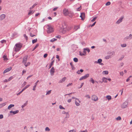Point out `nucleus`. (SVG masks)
<instances>
[{"label": "nucleus", "mask_w": 132, "mask_h": 132, "mask_svg": "<svg viewBox=\"0 0 132 132\" xmlns=\"http://www.w3.org/2000/svg\"><path fill=\"white\" fill-rule=\"evenodd\" d=\"M84 50H86L87 51L88 53H89L90 52V50L88 48H84Z\"/></svg>", "instance_id": "nucleus-34"}, {"label": "nucleus", "mask_w": 132, "mask_h": 132, "mask_svg": "<svg viewBox=\"0 0 132 132\" xmlns=\"http://www.w3.org/2000/svg\"><path fill=\"white\" fill-rule=\"evenodd\" d=\"M34 12H33L31 10H30L29 12L28 13V15H30L31 14H32Z\"/></svg>", "instance_id": "nucleus-36"}, {"label": "nucleus", "mask_w": 132, "mask_h": 132, "mask_svg": "<svg viewBox=\"0 0 132 132\" xmlns=\"http://www.w3.org/2000/svg\"><path fill=\"white\" fill-rule=\"evenodd\" d=\"M67 79V78L65 77H64L61 80H60L59 82V83H62L63 82L65 81V80Z\"/></svg>", "instance_id": "nucleus-13"}, {"label": "nucleus", "mask_w": 132, "mask_h": 132, "mask_svg": "<svg viewBox=\"0 0 132 132\" xmlns=\"http://www.w3.org/2000/svg\"><path fill=\"white\" fill-rule=\"evenodd\" d=\"M111 58V56L108 55L106 56L105 57V58L106 59H108L110 58Z\"/></svg>", "instance_id": "nucleus-28"}, {"label": "nucleus", "mask_w": 132, "mask_h": 132, "mask_svg": "<svg viewBox=\"0 0 132 132\" xmlns=\"http://www.w3.org/2000/svg\"><path fill=\"white\" fill-rule=\"evenodd\" d=\"M22 46V45L21 43L16 44L14 47V51L15 52L19 51Z\"/></svg>", "instance_id": "nucleus-1"}, {"label": "nucleus", "mask_w": 132, "mask_h": 132, "mask_svg": "<svg viewBox=\"0 0 132 132\" xmlns=\"http://www.w3.org/2000/svg\"><path fill=\"white\" fill-rule=\"evenodd\" d=\"M69 12L68 10L64 9L63 10V13L64 15L65 16L68 15Z\"/></svg>", "instance_id": "nucleus-3"}, {"label": "nucleus", "mask_w": 132, "mask_h": 132, "mask_svg": "<svg viewBox=\"0 0 132 132\" xmlns=\"http://www.w3.org/2000/svg\"><path fill=\"white\" fill-rule=\"evenodd\" d=\"M72 100V99H68V101L67 102L68 103H70L71 102Z\"/></svg>", "instance_id": "nucleus-58"}, {"label": "nucleus", "mask_w": 132, "mask_h": 132, "mask_svg": "<svg viewBox=\"0 0 132 132\" xmlns=\"http://www.w3.org/2000/svg\"><path fill=\"white\" fill-rule=\"evenodd\" d=\"M68 14L69 16L71 18L72 17L73 13L72 12H69Z\"/></svg>", "instance_id": "nucleus-20"}, {"label": "nucleus", "mask_w": 132, "mask_h": 132, "mask_svg": "<svg viewBox=\"0 0 132 132\" xmlns=\"http://www.w3.org/2000/svg\"><path fill=\"white\" fill-rule=\"evenodd\" d=\"M51 90H50L48 91L47 92L46 94V95H48L50 94L51 93Z\"/></svg>", "instance_id": "nucleus-42"}, {"label": "nucleus", "mask_w": 132, "mask_h": 132, "mask_svg": "<svg viewBox=\"0 0 132 132\" xmlns=\"http://www.w3.org/2000/svg\"><path fill=\"white\" fill-rule=\"evenodd\" d=\"M14 105L13 104H11L9 105L7 108V109L8 110L10 109L11 108L14 107Z\"/></svg>", "instance_id": "nucleus-18"}, {"label": "nucleus", "mask_w": 132, "mask_h": 132, "mask_svg": "<svg viewBox=\"0 0 132 132\" xmlns=\"http://www.w3.org/2000/svg\"><path fill=\"white\" fill-rule=\"evenodd\" d=\"M80 132H87V129L85 130L82 131L81 130Z\"/></svg>", "instance_id": "nucleus-64"}, {"label": "nucleus", "mask_w": 132, "mask_h": 132, "mask_svg": "<svg viewBox=\"0 0 132 132\" xmlns=\"http://www.w3.org/2000/svg\"><path fill=\"white\" fill-rule=\"evenodd\" d=\"M57 40V39L55 38H53L52 39H51L50 41L51 42H53L56 41Z\"/></svg>", "instance_id": "nucleus-39"}, {"label": "nucleus", "mask_w": 132, "mask_h": 132, "mask_svg": "<svg viewBox=\"0 0 132 132\" xmlns=\"http://www.w3.org/2000/svg\"><path fill=\"white\" fill-rule=\"evenodd\" d=\"M126 44H123L121 45V46L122 47H124L126 46Z\"/></svg>", "instance_id": "nucleus-41"}, {"label": "nucleus", "mask_w": 132, "mask_h": 132, "mask_svg": "<svg viewBox=\"0 0 132 132\" xmlns=\"http://www.w3.org/2000/svg\"><path fill=\"white\" fill-rule=\"evenodd\" d=\"M102 82H105L106 83L108 82V81H107L108 79L105 77H103L102 78Z\"/></svg>", "instance_id": "nucleus-16"}, {"label": "nucleus", "mask_w": 132, "mask_h": 132, "mask_svg": "<svg viewBox=\"0 0 132 132\" xmlns=\"http://www.w3.org/2000/svg\"><path fill=\"white\" fill-rule=\"evenodd\" d=\"M80 17L81 18V19L82 20H84V18L82 16V13H81V15L80 16Z\"/></svg>", "instance_id": "nucleus-49"}, {"label": "nucleus", "mask_w": 132, "mask_h": 132, "mask_svg": "<svg viewBox=\"0 0 132 132\" xmlns=\"http://www.w3.org/2000/svg\"><path fill=\"white\" fill-rule=\"evenodd\" d=\"M67 30V29L65 28H61L60 30L59 31L60 32H62L63 34L65 33Z\"/></svg>", "instance_id": "nucleus-9"}, {"label": "nucleus", "mask_w": 132, "mask_h": 132, "mask_svg": "<svg viewBox=\"0 0 132 132\" xmlns=\"http://www.w3.org/2000/svg\"><path fill=\"white\" fill-rule=\"evenodd\" d=\"M124 18L123 16L121 17L116 22V23L117 24H119L122 22V20Z\"/></svg>", "instance_id": "nucleus-6"}, {"label": "nucleus", "mask_w": 132, "mask_h": 132, "mask_svg": "<svg viewBox=\"0 0 132 132\" xmlns=\"http://www.w3.org/2000/svg\"><path fill=\"white\" fill-rule=\"evenodd\" d=\"M68 132H76V131L75 130L73 129L70 130Z\"/></svg>", "instance_id": "nucleus-51"}, {"label": "nucleus", "mask_w": 132, "mask_h": 132, "mask_svg": "<svg viewBox=\"0 0 132 132\" xmlns=\"http://www.w3.org/2000/svg\"><path fill=\"white\" fill-rule=\"evenodd\" d=\"M102 61V60L101 59H99L97 61H96L95 62V63H101Z\"/></svg>", "instance_id": "nucleus-15"}, {"label": "nucleus", "mask_w": 132, "mask_h": 132, "mask_svg": "<svg viewBox=\"0 0 132 132\" xmlns=\"http://www.w3.org/2000/svg\"><path fill=\"white\" fill-rule=\"evenodd\" d=\"M30 86V85H26L23 89V91L24 90L26 89L27 88L29 87Z\"/></svg>", "instance_id": "nucleus-30"}, {"label": "nucleus", "mask_w": 132, "mask_h": 132, "mask_svg": "<svg viewBox=\"0 0 132 132\" xmlns=\"http://www.w3.org/2000/svg\"><path fill=\"white\" fill-rule=\"evenodd\" d=\"M124 55H122L121 57L119 58V60L121 61V60L124 57Z\"/></svg>", "instance_id": "nucleus-48"}, {"label": "nucleus", "mask_w": 132, "mask_h": 132, "mask_svg": "<svg viewBox=\"0 0 132 132\" xmlns=\"http://www.w3.org/2000/svg\"><path fill=\"white\" fill-rule=\"evenodd\" d=\"M108 73V72L107 71H104L102 72L103 74L107 75Z\"/></svg>", "instance_id": "nucleus-24"}, {"label": "nucleus", "mask_w": 132, "mask_h": 132, "mask_svg": "<svg viewBox=\"0 0 132 132\" xmlns=\"http://www.w3.org/2000/svg\"><path fill=\"white\" fill-rule=\"evenodd\" d=\"M96 22L95 21V22H94V23H93L91 25V27H93V26H94L95 24L96 23Z\"/></svg>", "instance_id": "nucleus-57"}, {"label": "nucleus", "mask_w": 132, "mask_h": 132, "mask_svg": "<svg viewBox=\"0 0 132 132\" xmlns=\"http://www.w3.org/2000/svg\"><path fill=\"white\" fill-rule=\"evenodd\" d=\"M12 68L11 67H10L7 68L5 70H4L3 72V73L4 74L9 71H10L11 70Z\"/></svg>", "instance_id": "nucleus-12"}, {"label": "nucleus", "mask_w": 132, "mask_h": 132, "mask_svg": "<svg viewBox=\"0 0 132 132\" xmlns=\"http://www.w3.org/2000/svg\"><path fill=\"white\" fill-rule=\"evenodd\" d=\"M128 104V102L126 101L121 105V107L123 109L126 108L127 107Z\"/></svg>", "instance_id": "nucleus-2"}, {"label": "nucleus", "mask_w": 132, "mask_h": 132, "mask_svg": "<svg viewBox=\"0 0 132 132\" xmlns=\"http://www.w3.org/2000/svg\"><path fill=\"white\" fill-rule=\"evenodd\" d=\"M3 58L4 60V61L7 60V59L6 56L5 55H4L3 56Z\"/></svg>", "instance_id": "nucleus-35"}, {"label": "nucleus", "mask_w": 132, "mask_h": 132, "mask_svg": "<svg viewBox=\"0 0 132 132\" xmlns=\"http://www.w3.org/2000/svg\"><path fill=\"white\" fill-rule=\"evenodd\" d=\"M80 103L77 100H75V104L77 106H79L80 105Z\"/></svg>", "instance_id": "nucleus-17"}, {"label": "nucleus", "mask_w": 132, "mask_h": 132, "mask_svg": "<svg viewBox=\"0 0 132 132\" xmlns=\"http://www.w3.org/2000/svg\"><path fill=\"white\" fill-rule=\"evenodd\" d=\"M47 54H45L44 55V58H46L47 57Z\"/></svg>", "instance_id": "nucleus-61"}, {"label": "nucleus", "mask_w": 132, "mask_h": 132, "mask_svg": "<svg viewBox=\"0 0 132 132\" xmlns=\"http://www.w3.org/2000/svg\"><path fill=\"white\" fill-rule=\"evenodd\" d=\"M6 42V40H3L1 41V42L2 43H5Z\"/></svg>", "instance_id": "nucleus-54"}, {"label": "nucleus", "mask_w": 132, "mask_h": 132, "mask_svg": "<svg viewBox=\"0 0 132 132\" xmlns=\"http://www.w3.org/2000/svg\"><path fill=\"white\" fill-rule=\"evenodd\" d=\"M27 58L28 56H26L23 58L22 63H24V65H25L26 64V62L27 61Z\"/></svg>", "instance_id": "nucleus-8"}, {"label": "nucleus", "mask_w": 132, "mask_h": 132, "mask_svg": "<svg viewBox=\"0 0 132 132\" xmlns=\"http://www.w3.org/2000/svg\"><path fill=\"white\" fill-rule=\"evenodd\" d=\"M89 74H86L85 75L81 77L79 79V80H81L86 79V78L88 77L89 76Z\"/></svg>", "instance_id": "nucleus-7"}, {"label": "nucleus", "mask_w": 132, "mask_h": 132, "mask_svg": "<svg viewBox=\"0 0 132 132\" xmlns=\"http://www.w3.org/2000/svg\"><path fill=\"white\" fill-rule=\"evenodd\" d=\"M111 4V3L110 2H108L105 5L106 6H108L110 5Z\"/></svg>", "instance_id": "nucleus-44"}, {"label": "nucleus", "mask_w": 132, "mask_h": 132, "mask_svg": "<svg viewBox=\"0 0 132 132\" xmlns=\"http://www.w3.org/2000/svg\"><path fill=\"white\" fill-rule=\"evenodd\" d=\"M24 37H25L26 40H27L28 39V37L26 35V34H24Z\"/></svg>", "instance_id": "nucleus-43"}, {"label": "nucleus", "mask_w": 132, "mask_h": 132, "mask_svg": "<svg viewBox=\"0 0 132 132\" xmlns=\"http://www.w3.org/2000/svg\"><path fill=\"white\" fill-rule=\"evenodd\" d=\"M97 18V16H95V17H94L92 20H91V21L92 22H94V21H95L96 20V19Z\"/></svg>", "instance_id": "nucleus-26"}, {"label": "nucleus", "mask_w": 132, "mask_h": 132, "mask_svg": "<svg viewBox=\"0 0 132 132\" xmlns=\"http://www.w3.org/2000/svg\"><path fill=\"white\" fill-rule=\"evenodd\" d=\"M106 98H107L109 100H110L111 99V96L110 95H107L106 96Z\"/></svg>", "instance_id": "nucleus-25"}, {"label": "nucleus", "mask_w": 132, "mask_h": 132, "mask_svg": "<svg viewBox=\"0 0 132 132\" xmlns=\"http://www.w3.org/2000/svg\"><path fill=\"white\" fill-rule=\"evenodd\" d=\"M59 108L60 109H65L63 108L61 105H60L59 106Z\"/></svg>", "instance_id": "nucleus-45"}, {"label": "nucleus", "mask_w": 132, "mask_h": 132, "mask_svg": "<svg viewBox=\"0 0 132 132\" xmlns=\"http://www.w3.org/2000/svg\"><path fill=\"white\" fill-rule=\"evenodd\" d=\"M37 86L35 85L33 86V88L32 89V90L35 91L36 90V87Z\"/></svg>", "instance_id": "nucleus-52"}, {"label": "nucleus", "mask_w": 132, "mask_h": 132, "mask_svg": "<svg viewBox=\"0 0 132 132\" xmlns=\"http://www.w3.org/2000/svg\"><path fill=\"white\" fill-rule=\"evenodd\" d=\"M72 99H75V100H77V101L79 103H81L80 101L79 100V99L77 98H76L75 97H72Z\"/></svg>", "instance_id": "nucleus-21"}, {"label": "nucleus", "mask_w": 132, "mask_h": 132, "mask_svg": "<svg viewBox=\"0 0 132 132\" xmlns=\"http://www.w3.org/2000/svg\"><path fill=\"white\" fill-rule=\"evenodd\" d=\"M116 119L117 120H120L121 119V117L119 116L116 118Z\"/></svg>", "instance_id": "nucleus-46"}, {"label": "nucleus", "mask_w": 132, "mask_h": 132, "mask_svg": "<svg viewBox=\"0 0 132 132\" xmlns=\"http://www.w3.org/2000/svg\"><path fill=\"white\" fill-rule=\"evenodd\" d=\"M58 8V7H56L53 9V11H55Z\"/></svg>", "instance_id": "nucleus-62"}, {"label": "nucleus", "mask_w": 132, "mask_h": 132, "mask_svg": "<svg viewBox=\"0 0 132 132\" xmlns=\"http://www.w3.org/2000/svg\"><path fill=\"white\" fill-rule=\"evenodd\" d=\"M37 39H35L33 40L32 41V42L33 44H34V43L36 42H37Z\"/></svg>", "instance_id": "nucleus-31"}, {"label": "nucleus", "mask_w": 132, "mask_h": 132, "mask_svg": "<svg viewBox=\"0 0 132 132\" xmlns=\"http://www.w3.org/2000/svg\"><path fill=\"white\" fill-rule=\"evenodd\" d=\"M6 15L4 14H2L0 15V20H4L5 18Z\"/></svg>", "instance_id": "nucleus-11"}, {"label": "nucleus", "mask_w": 132, "mask_h": 132, "mask_svg": "<svg viewBox=\"0 0 132 132\" xmlns=\"http://www.w3.org/2000/svg\"><path fill=\"white\" fill-rule=\"evenodd\" d=\"M85 96V97H86L87 98H88L89 99V98H90V96L89 95H86Z\"/></svg>", "instance_id": "nucleus-56"}, {"label": "nucleus", "mask_w": 132, "mask_h": 132, "mask_svg": "<svg viewBox=\"0 0 132 132\" xmlns=\"http://www.w3.org/2000/svg\"><path fill=\"white\" fill-rule=\"evenodd\" d=\"M3 115L2 114L0 115V119L3 118Z\"/></svg>", "instance_id": "nucleus-60"}, {"label": "nucleus", "mask_w": 132, "mask_h": 132, "mask_svg": "<svg viewBox=\"0 0 132 132\" xmlns=\"http://www.w3.org/2000/svg\"><path fill=\"white\" fill-rule=\"evenodd\" d=\"M13 78V77L12 76H11L10 77L9 79H8V81H10Z\"/></svg>", "instance_id": "nucleus-47"}, {"label": "nucleus", "mask_w": 132, "mask_h": 132, "mask_svg": "<svg viewBox=\"0 0 132 132\" xmlns=\"http://www.w3.org/2000/svg\"><path fill=\"white\" fill-rule=\"evenodd\" d=\"M73 61L76 62H77L78 61V59L77 58H76V57H75V58H74L73 59Z\"/></svg>", "instance_id": "nucleus-38"}, {"label": "nucleus", "mask_w": 132, "mask_h": 132, "mask_svg": "<svg viewBox=\"0 0 132 132\" xmlns=\"http://www.w3.org/2000/svg\"><path fill=\"white\" fill-rule=\"evenodd\" d=\"M30 63L29 62H28L27 63V64H26H26H25V65H24L26 67L27 66H28L29 65H30Z\"/></svg>", "instance_id": "nucleus-50"}, {"label": "nucleus", "mask_w": 132, "mask_h": 132, "mask_svg": "<svg viewBox=\"0 0 132 132\" xmlns=\"http://www.w3.org/2000/svg\"><path fill=\"white\" fill-rule=\"evenodd\" d=\"M28 101H27L24 104H23L21 106V107L22 108H23L24 106H26L28 104Z\"/></svg>", "instance_id": "nucleus-23"}, {"label": "nucleus", "mask_w": 132, "mask_h": 132, "mask_svg": "<svg viewBox=\"0 0 132 132\" xmlns=\"http://www.w3.org/2000/svg\"><path fill=\"white\" fill-rule=\"evenodd\" d=\"M89 81L92 82L93 84L94 83V81L92 78H91L89 80Z\"/></svg>", "instance_id": "nucleus-32"}, {"label": "nucleus", "mask_w": 132, "mask_h": 132, "mask_svg": "<svg viewBox=\"0 0 132 132\" xmlns=\"http://www.w3.org/2000/svg\"><path fill=\"white\" fill-rule=\"evenodd\" d=\"M54 31L53 29L51 27L48 26L47 28V32L48 33H50Z\"/></svg>", "instance_id": "nucleus-4"}, {"label": "nucleus", "mask_w": 132, "mask_h": 132, "mask_svg": "<svg viewBox=\"0 0 132 132\" xmlns=\"http://www.w3.org/2000/svg\"><path fill=\"white\" fill-rule=\"evenodd\" d=\"M72 84H73L72 83H69L67 85V87H68L70 86H71L72 85Z\"/></svg>", "instance_id": "nucleus-55"}, {"label": "nucleus", "mask_w": 132, "mask_h": 132, "mask_svg": "<svg viewBox=\"0 0 132 132\" xmlns=\"http://www.w3.org/2000/svg\"><path fill=\"white\" fill-rule=\"evenodd\" d=\"M54 61L53 60L51 62V63L50 64L49 68H51L52 65H53V63H54Z\"/></svg>", "instance_id": "nucleus-27"}, {"label": "nucleus", "mask_w": 132, "mask_h": 132, "mask_svg": "<svg viewBox=\"0 0 132 132\" xmlns=\"http://www.w3.org/2000/svg\"><path fill=\"white\" fill-rule=\"evenodd\" d=\"M19 112V111L18 110H17L15 111H11L10 112V113H13V114H14L16 113H18Z\"/></svg>", "instance_id": "nucleus-14"}, {"label": "nucleus", "mask_w": 132, "mask_h": 132, "mask_svg": "<svg viewBox=\"0 0 132 132\" xmlns=\"http://www.w3.org/2000/svg\"><path fill=\"white\" fill-rule=\"evenodd\" d=\"M23 91L22 89V90L21 91H20V92H19L17 94V95H20Z\"/></svg>", "instance_id": "nucleus-53"}, {"label": "nucleus", "mask_w": 132, "mask_h": 132, "mask_svg": "<svg viewBox=\"0 0 132 132\" xmlns=\"http://www.w3.org/2000/svg\"><path fill=\"white\" fill-rule=\"evenodd\" d=\"M65 114L66 116L65 117V118H68L69 117L70 115L68 112H67V113Z\"/></svg>", "instance_id": "nucleus-29"}, {"label": "nucleus", "mask_w": 132, "mask_h": 132, "mask_svg": "<svg viewBox=\"0 0 132 132\" xmlns=\"http://www.w3.org/2000/svg\"><path fill=\"white\" fill-rule=\"evenodd\" d=\"M82 16L84 19L85 17V14L84 13H82Z\"/></svg>", "instance_id": "nucleus-63"}, {"label": "nucleus", "mask_w": 132, "mask_h": 132, "mask_svg": "<svg viewBox=\"0 0 132 132\" xmlns=\"http://www.w3.org/2000/svg\"><path fill=\"white\" fill-rule=\"evenodd\" d=\"M37 4L36 3H35L31 7H30V10H31V9L34 8L36 5H37Z\"/></svg>", "instance_id": "nucleus-33"}, {"label": "nucleus", "mask_w": 132, "mask_h": 132, "mask_svg": "<svg viewBox=\"0 0 132 132\" xmlns=\"http://www.w3.org/2000/svg\"><path fill=\"white\" fill-rule=\"evenodd\" d=\"M109 54H110L111 55H110L111 56V57H112V55H115V52L114 51H112V52H109Z\"/></svg>", "instance_id": "nucleus-22"}, {"label": "nucleus", "mask_w": 132, "mask_h": 132, "mask_svg": "<svg viewBox=\"0 0 132 132\" xmlns=\"http://www.w3.org/2000/svg\"><path fill=\"white\" fill-rule=\"evenodd\" d=\"M92 99L95 101H97L98 100V97L95 95H93L92 96Z\"/></svg>", "instance_id": "nucleus-5"}, {"label": "nucleus", "mask_w": 132, "mask_h": 132, "mask_svg": "<svg viewBox=\"0 0 132 132\" xmlns=\"http://www.w3.org/2000/svg\"><path fill=\"white\" fill-rule=\"evenodd\" d=\"M50 74L52 76H53L54 74L55 70L54 67H52L50 70Z\"/></svg>", "instance_id": "nucleus-10"}, {"label": "nucleus", "mask_w": 132, "mask_h": 132, "mask_svg": "<svg viewBox=\"0 0 132 132\" xmlns=\"http://www.w3.org/2000/svg\"><path fill=\"white\" fill-rule=\"evenodd\" d=\"M39 44H37L36 45V46H35V47L34 48H33V49L32 50V51H34L38 46H39Z\"/></svg>", "instance_id": "nucleus-37"}, {"label": "nucleus", "mask_w": 132, "mask_h": 132, "mask_svg": "<svg viewBox=\"0 0 132 132\" xmlns=\"http://www.w3.org/2000/svg\"><path fill=\"white\" fill-rule=\"evenodd\" d=\"M120 75L123 76V72H120Z\"/></svg>", "instance_id": "nucleus-59"}, {"label": "nucleus", "mask_w": 132, "mask_h": 132, "mask_svg": "<svg viewBox=\"0 0 132 132\" xmlns=\"http://www.w3.org/2000/svg\"><path fill=\"white\" fill-rule=\"evenodd\" d=\"M6 102H4L0 104V108L5 106L6 104Z\"/></svg>", "instance_id": "nucleus-19"}, {"label": "nucleus", "mask_w": 132, "mask_h": 132, "mask_svg": "<svg viewBox=\"0 0 132 132\" xmlns=\"http://www.w3.org/2000/svg\"><path fill=\"white\" fill-rule=\"evenodd\" d=\"M45 130L46 131H49L50 130V129L48 127H47L45 128Z\"/></svg>", "instance_id": "nucleus-40"}]
</instances>
